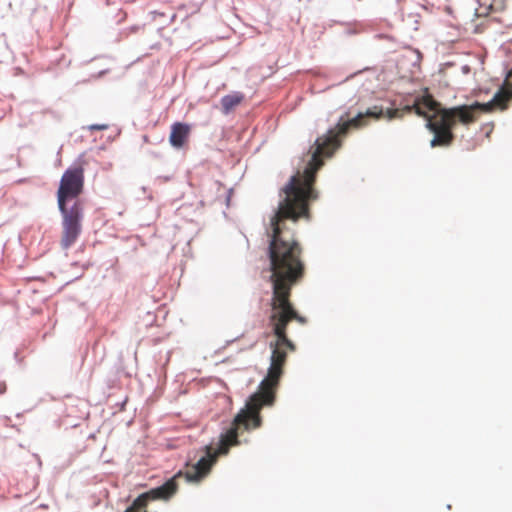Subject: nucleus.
I'll list each match as a JSON object with an SVG mask.
<instances>
[{"label":"nucleus","instance_id":"39448f33","mask_svg":"<svg viewBox=\"0 0 512 512\" xmlns=\"http://www.w3.org/2000/svg\"><path fill=\"white\" fill-rule=\"evenodd\" d=\"M58 205L62 213L60 246L68 250L76 243L82 231L83 203L79 194H58Z\"/></svg>","mask_w":512,"mask_h":512},{"label":"nucleus","instance_id":"1a4fd4ad","mask_svg":"<svg viewBox=\"0 0 512 512\" xmlns=\"http://www.w3.org/2000/svg\"><path fill=\"white\" fill-rule=\"evenodd\" d=\"M190 125L181 122H175L171 126V132L169 136L170 144L175 148H181L188 140L190 135Z\"/></svg>","mask_w":512,"mask_h":512},{"label":"nucleus","instance_id":"9d476101","mask_svg":"<svg viewBox=\"0 0 512 512\" xmlns=\"http://www.w3.org/2000/svg\"><path fill=\"white\" fill-rule=\"evenodd\" d=\"M244 100V95L240 92H234L232 94L225 95L221 99L222 112L228 114L236 106H238Z\"/></svg>","mask_w":512,"mask_h":512},{"label":"nucleus","instance_id":"20e7f679","mask_svg":"<svg viewBox=\"0 0 512 512\" xmlns=\"http://www.w3.org/2000/svg\"><path fill=\"white\" fill-rule=\"evenodd\" d=\"M510 101H512V82L505 80L503 86L487 103L475 102L472 105L441 109L439 116L429 118L426 123V127L434 134L430 142L431 147L451 145L454 139L452 129L457 122L469 125L476 121L475 112L489 113L495 109L505 110Z\"/></svg>","mask_w":512,"mask_h":512},{"label":"nucleus","instance_id":"f03ea898","mask_svg":"<svg viewBox=\"0 0 512 512\" xmlns=\"http://www.w3.org/2000/svg\"><path fill=\"white\" fill-rule=\"evenodd\" d=\"M316 194H286L271 217L269 244L270 282L272 284V309L294 308L290 302L291 290L305 275L302 247L294 233L287 229L286 220L296 223L309 218V200Z\"/></svg>","mask_w":512,"mask_h":512},{"label":"nucleus","instance_id":"0eeeda50","mask_svg":"<svg viewBox=\"0 0 512 512\" xmlns=\"http://www.w3.org/2000/svg\"><path fill=\"white\" fill-rule=\"evenodd\" d=\"M84 183L82 167L69 168L62 176L58 192H81Z\"/></svg>","mask_w":512,"mask_h":512},{"label":"nucleus","instance_id":"f8f14e48","mask_svg":"<svg viewBox=\"0 0 512 512\" xmlns=\"http://www.w3.org/2000/svg\"><path fill=\"white\" fill-rule=\"evenodd\" d=\"M7 386L5 382H0V394H3L6 392Z\"/></svg>","mask_w":512,"mask_h":512},{"label":"nucleus","instance_id":"6e6552de","mask_svg":"<svg viewBox=\"0 0 512 512\" xmlns=\"http://www.w3.org/2000/svg\"><path fill=\"white\" fill-rule=\"evenodd\" d=\"M439 104L433 99L431 95H424L422 97L417 98L413 105H406L404 110L406 113H411L414 111L417 115L426 117L427 120L430 118L428 116V112L435 111L440 115V111L438 109Z\"/></svg>","mask_w":512,"mask_h":512},{"label":"nucleus","instance_id":"7ed1b4c3","mask_svg":"<svg viewBox=\"0 0 512 512\" xmlns=\"http://www.w3.org/2000/svg\"><path fill=\"white\" fill-rule=\"evenodd\" d=\"M406 110L387 109L383 110L381 106L368 108L365 113H359L352 119L345 120L340 118L337 125L327 131L326 134L319 136L311 147V159L303 173L297 172L290 182L283 189V192H313V185L317 171L323 165L324 158H330L342 146L343 139L347 136L351 128H361L366 125L365 118L388 119L401 118Z\"/></svg>","mask_w":512,"mask_h":512},{"label":"nucleus","instance_id":"ddd939ff","mask_svg":"<svg viewBox=\"0 0 512 512\" xmlns=\"http://www.w3.org/2000/svg\"><path fill=\"white\" fill-rule=\"evenodd\" d=\"M510 78H512V68L508 71L505 80L509 81Z\"/></svg>","mask_w":512,"mask_h":512},{"label":"nucleus","instance_id":"f257e3e1","mask_svg":"<svg viewBox=\"0 0 512 512\" xmlns=\"http://www.w3.org/2000/svg\"><path fill=\"white\" fill-rule=\"evenodd\" d=\"M292 320L302 324L306 323V319L300 316L294 308L272 309L270 322L277 339L270 343L272 353L267 375L261 381L257 392L250 396L245 408L236 415L231 428L220 436L218 448L214 450L211 446H206V455L200 458L197 463L186 466V471L183 474L187 481L198 482L206 477L216 463L217 457L227 454L231 446L238 444V431L240 429L249 430L260 427V410L264 406L274 404L279 381L287 361L288 350H295V345L288 338L286 332L287 325Z\"/></svg>","mask_w":512,"mask_h":512},{"label":"nucleus","instance_id":"9b49d317","mask_svg":"<svg viewBox=\"0 0 512 512\" xmlns=\"http://www.w3.org/2000/svg\"><path fill=\"white\" fill-rule=\"evenodd\" d=\"M89 130H98V131H101V130H106L108 128V125L107 124H93V125H90L89 127Z\"/></svg>","mask_w":512,"mask_h":512},{"label":"nucleus","instance_id":"423d86ee","mask_svg":"<svg viewBox=\"0 0 512 512\" xmlns=\"http://www.w3.org/2000/svg\"><path fill=\"white\" fill-rule=\"evenodd\" d=\"M182 476H184V474L182 471H180L174 477L166 481L163 485L139 495L125 512H147L146 507L150 501L169 499L177 491V478Z\"/></svg>","mask_w":512,"mask_h":512}]
</instances>
